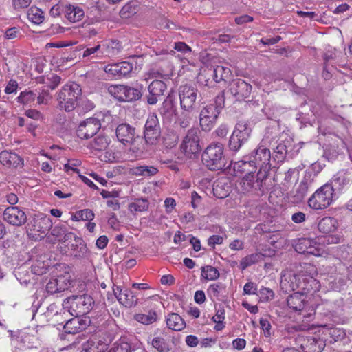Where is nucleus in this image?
<instances>
[{
	"label": "nucleus",
	"instance_id": "1",
	"mask_svg": "<svg viewBox=\"0 0 352 352\" xmlns=\"http://www.w3.org/2000/svg\"><path fill=\"white\" fill-rule=\"evenodd\" d=\"M201 160L203 164L210 170H220L225 168L227 160L224 154V147L221 143H211L204 151Z\"/></svg>",
	"mask_w": 352,
	"mask_h": 352
},
{
	"label": "nucleus",
	"instance_id": "2",
	"mask_svg": "<svg viewBox=\"0 0 352 352\" xmlns=\"http://www.w3.org/2000/svg\"><path fill=\"white\" fill-rule=\"evenodd\" d=\"M82 90L78 84L72 82L64 85L58 93V107L67 112L72 111L78 106Z\"/></svg>",
	"mask_w": 352,
	"mask_h": 352
},
{
	"label": "nucleus",
	"instance_id": "3",
	"mask_svg": "<svg viewBox=\"0 0 352 352\" xmlns=\"http://www.w3.org/2000/svg\"><path fill=\"white\" fill-rule=\"evenodd\" d=\"M95 305L93 298L88 294L72 295L63 302L64 309L72 316H84L90 312Z\"/></svg>",
	"mask_w": 352,
	"mask_h": 352
},
{
	"label": "nucleus",
	"instance_id": "4",
	"mask_svg": "<svg viewBox=\"0 0 352 352\" xmlns=\"http://www.w3.org/2000/svg\"><path fill=\"white\" fill-rule=\"evenodd\" d=\"M336 195V192L333 187L327 183L311 195L308 200V205L314 210L327 208L332 204Z\"/></svg>",
	"mask_w": 352,
	"mask_h": 352
},
{
	"label": "nucleus",
	"instance_id": "5",
	"mask_svg": "<svg viewBox=\"0 0 352 352\" xmlns=\"http://www.w3.org/2000/svg\"><path fill=\"white\" fill-rule=\"evenodd\" d=\"M252 133L249 124L242 121L238 122L229 139L228 148L233 153L238 152L247 142Z\"/></svg>",
	"mask_w": 352,
	"mask_h": 352
},
{
	"label": "nucleus",
	"instance_id": "6",
	"mask_svg": "<svg viewBox=\"0 0 352 352\" xmlns=\"http://www.w3.org/2000/svg\"><path fill=\"white\" fill-rule=\"evenodd\" d=\"M252 163L256 165V168H259L258 171H262L263 174L269 175L272 168L271 153L270 150L265 146L263 142L255 148L250 155Z\"/></svg>",
	"mask_w": 352,
	"mask_h": 352
},
{
	"label": "nucleus",
	"instance_id": "7",
	"mask_svg": "<svg viewBox=\"0 0 352 352\" xmlns=\"http://www.w3.org/2000/svg\"><path fill=\"white\" fill-rule=\"evenodd\" d=\"M198 94V89L192 85H181L179 88L181 108L188 112L194 111L197 105Z\"/></svg>",
	"mask_w": 352,
	"mask_h": 352
},
{
	"label": "nucleus",
	"instance_id": "8",
	"mask_svg": "<svg viewBox=\"0 0 352 352\" xmlns=\"http://www.w3.org/2000/svg\"><path fill=\"white\" fill-rule=\"evenodd\" d=\"M348 146L344 139L333 134L329 137L328 144L324 150L323 156L328 161H334L338 155H344V151L348 150Z\"/></svg>",
	"mask_w": 352,
	"mask_h": 352
},
{
	"label": "nucleus",
	"instance_id": "9",
	"mask_svg": "<svg viewBox=\"0 0 352 352\" xmlns=\"http://www.w3.org/2000/svg\"><path fill=\"white\" fill-rule=\"evenodd\" d=\"M161 136V126L155 113L151 114L144 125V138L146 144H156Z\"/></svg>",
	"mask_w": 352,
	"mask_h": 352
},
{
	"label": "nucleus",
	"instance_id": "10",
	"mask_svg": "<svg viewBox=\"0 0 352 352\" xmlns=\"http://www.w3.org/2000/svg\"><path fill=\"white\" fill-rule=\"evenodd\" d=\"M199 130L197 128L189 129L180 146L181 151L188 157L198 153L201 150L199 144Z\"/></svg>",
	"mask_w": 352,
	"mask_h": 352
},
{
	"label": "nucleus",
	"instance_id": "11",
	"mask_svg": "<svg viewBox=\"0 0 352 352\" xmlns=\"http://www.w3.org/2000/svg\"><path fill=\"white\" fill-rule=\"evenodd\" d=\"M252 91V85L241 78L232 80L228 85V91L237 101L250 100Z\"/></svg>",
	"mask_w": 352,
	"mask_h": 352
},
{
	"label": "nucleus",
	"instance_id": "12",
	"mask_svg": "<svg viewBox=\"0 0 352 352\" xmlns=\"http://www.w3.org/2000/svg\"><path fill=\"white\" fill-rule=\"evenodd\" d=\"M268 177L267 174H263L262 171H258L256 175L254 173L245 174L241 182L243 190L263 192V185Z\"/></svg>",
	"mask_w": 352,
	"mask_h": 352
},
{
	"label": "nucleus",
	"instance_id": "13",
	"mask_svg": "<svg viewBox=\"0 0 352 352\" xmlns=\"http://www.w3.org/2000/svg\"><path fill=\"white\" fill-rule=\"evenodd\" d=\"M101 126L99 118H89L79 124L76 130L77 136L80 139H89L98 132Z\"/></svg>",
	"mask_w": 352,
	"mask_h": 352
},
{
	"label": "nucleus",
	"instance_id": "14",
	"mask_svg": "<svg viewBox=\"0 0 352 352\" xmlns=\"http://www.w3.org/2000/svg\"><path fill=\"white\" fill-rule=\"evenodd\" d=\"M220 113L212 105H206L199 114V124L204 131L208 132L213 129Z\"/></svg>",
	"mask_w": 352,
	"mask_h": 352
},
{
	"label": "nucleus",
	"instance_id": "15",
	"mask_svg": "<svg viewBox=\"0 0 352 352\" xmlns=\"http://www.w3.org/2000/svg\"><path fill=\"white\" fill-rule=\"evenodd\" d=\"M116 135L118 140L125 146L132 145L137 139L140 138L138 135H136L135 127L126 122L118 125Z\"/></svg>",
	"mask_w": 352,
	"mask_h": 352
},
{
	"label": "nucleus",
	"instance_id": "16",
	"mask_svg": "<svg viewBox=\"0 0 352 352\" xmlns=\"http://www.w3.org/2000/svg\"><path fill=\"white\" fill-rule=\"evenodd\" d=\"M295 344L304 352H321L324 347L322 340L300 334L295 338Z\"/></svg>",
	"mask_w": 352,
	"mask_h": 352
},
{
	"label": "nucleus",
	"instance_id": "17",
	"mask_svg": "<svg viewBox=\"0 0 352 352\" xmlns=\"http://www.w3.org/2000/svg\"><path fill=\"white\" fill-rule=\"evenodd\" d=\"M3 218L10 225L20 227L27 222L25 212L18 206L7 207L3 212Z\"/></svg>",
	"mask_w": 352,
	"mask_h": 352
},
{
	"label": "nucleus",
	"instance_id": "18",
	"mask_svg": "<svg viewBox=\"0 0 352 352\" xmlns=\"http://www.w3.org/2000/svg\"><path fill=\"white\" fill-rule=\"evenodd\" d=\"M303 269L306 272H309V276L302 279L300 282L301 287L299 289H302L303 293L315 292L320 287V283L314 277L317 274L316 269L310 263H304Z\"/></svg>",
	"mask_w": 352,
	"mask_h": 352
},
{
	"label": "nucleus",
	"instance_id": "19",
	"mask_svg": "<svg viewBox=\"0 0 352 352\" xmlns=\"http://www.w3.org/2000/svg\"><path fill=\"white\" fill-rule=\"evenodd\" d=\"M167 86L166 83L160 80H153L148 87V94L145 98L146 102L150 105L156 104L162 96H164Z\"/></svg>",
	"mask_w": 352,
	"mask_h": 352
},
{
	"label": "nucleus",
	"instance_id": "20",
	"mask_svg": "<svg viewBox=\"0 0 352 352\" xmlns=\"http://www.w3.org/2000/svg\"><path fill=\"white\" fill-rule=\"evenodd\" d=\"M335 190V192L349 189L352 186V174L344 170L338 172L329 183Z\"/></svg>",
	"mask_w": 352,
	"mask_h": 352
},
{
	"label": "nucleus",
	"instance_id": "21",
	"mask_svg": "<svg viewBox=\"0 0 352 352\" xmlns=\"http://www.w3.org/2000/svg\"><path fill=\"white\" fill-rule=\"evenodd\" d=\"M113 293L120 303L127 308L134 307L138 305V298L136 294L129 289H122L117 286L113 288Z\"/></svg>",
	"mask_w": 352,
	"mask_h": 352
},
{
	"label": "nucleus",
	"instance_id": "22",
	"mask_svg": "<svg viewBox=\"0 0 352 352\" xmlns=\"http://www.w3.org/2000/svg\"><path fill=\"white\" fill-rule=\"evenodd\" d=\"M68 320L64 324L63 329L67 334H76L80 332L89 325L91 320L89 317L80 318V316Z\"/></svg>",
	"mask_w": 352,
	"mask_h": 352
},
{
	"label": "nucleus",
	"instance_id": "23",
	"mask_svg": "<svg viewBox=\"0 0 352 352\" xmlns=\"http://www.w3.org/2000/svg\"><path fill=\"white\" fill-rule=\"evenodd\" d=\"M52 226L50 218L43 213L34 214L32 219L28 223V227L30 230L41 233H45Z\"/></svg>",
	"mask_w": 352,
	"mask_h": 352
},
{
	"label": "nucleus",
	"instance_id": "24",
	"mask_svg": "<svg viewBox=\"0 0 352 352\" xmlns=\"http://www.w3.org/2000/svg\"><path fill=\"white\" fill-rule=\"evenodd\" d=\"M133 64L128 61L107 65L104 67V72L115 78H122L128 76L133 70Z\"/></svg>",
	"mask_w": 352,
	"mask_h": 352
},
{
	"label": "nucleus",
	"instance_id": "25",
	"mask_svg": "<svg viewBox=\"0 0 352 352\" xmlns=\"http://www.w3.org/2000/svg\"><path fill=\"white\" fill-rule=\"evenodd\" d=\"M177 110L175 98L173 96L168 94L160 107L158 109V112L164 122H171L173 118L177 115Z\"/></svg>",
	"mask_w": 352,
	"mask_h": 352
},
{
	"label": "nucleus",
	"instance_id": "26",
	"mask_svg": "<svg viewBox=\"0 0 352 352\" xmlns=\"http://www.w3.org/2000/svg\"><path fill=\"white\" fill-rule=\"evenodd\" d=\"M90 255L87 245L82 238H75V242L71 245V256L78 260L87 258Z\"/></svg>",
	"mask_w": 352,
	"mask_h": 352
},
{
	"label": "nucleus",
	"instance_id": "27",
	"mask_svg": "<svg viewBox=\"0 0 352 352\" xmlns=\"http://www.w3.org/2000/svg\"><path fill=\"white\" fill-rule=\"evenodd\" d=\"M252 160L249 155L243 157L242 160L238 161L234 163L233 169L236 175L238 174H250L254 173L257 169L256 165L252 163Z\"/></svg>",
	"mask_w": 352,
	"mask_h": 352
},
{
	"label": "nucleus",
	"instance_id": "28",
	"mask_svg": "<svg viewBox=\"0 0 352 352\" xmlns=\"http://www.w3.org/2000/svg\"><path fill=\"white\" fill-rule=\"evenodd\" d=\"M0 162L8 167H18L23 164V160L16 153L3 151L0 153Z\"/></svg>",
	"mask_w": 352,
	"mask_h": 352
},
{
	"label": "nucleus",
	"instance_id": "29",
	"mask_svg": "<svg viewBox=\"0 0 352 352\" xmlns=\"http://www.w3.org/2000/svg\"><path fill=\"white\" fill-rule=\"evenodd\" d=\"M143 85L135 87L124 85L122 102H133L140 100L143 95Z\"/></svg>",
	"mask_w": 352,
	"mask_h": 352
},
{
	"label": "nucleus",
	"instance_id": "30",
	"mask_svg": "<svg viewBox=\"0 0 352 352\" xmlns=\"http://www.w3.org/2000/svg\"><path fill=\"white\" fill-rule=\"evenodd\" d=\"M300 278L299 275L289 272L281 277L280 285L285 289L295 291L301 287Z\"/></svg>",
	"mask_w": 352,
	"mask_h": 352
},
{
	"label": "nucleus",
	"instance_id": "31",
	"mask_svg": "<svg viewBox=\"0 0 352 352\" xmlns=\"http://www.w3.org/2000/svg\"><path fill=\"white\" fill-rule=\"evenodd\" d=\"M288 307L294 311H300L306 306L307 301L302 293L295 292L288 296L287 300Z\"/></svg>",
	"mask_w": 352,
	"mask_h": 352
},
{
	"label": "nucleus",
	"instance_id": "32",
	"mask_svg": "<svg viewBox=\"0 0 352 352\" xmlns=\"http://www.w3.org/2000/svg\"><path fill=\"white\" fill-rule=\"evenodd\" d=\"M338 226L336 219L331 217H325L322 218L318 223V230L324 234L334 232Z\"/></svg>",
	"mask_w": 352,
	"mask_h": 352
},
{
	"label": "nucleus",
	"instance_id": "33",
	"mask_svg": "<svg viewBox=\"0 0 352 352\" xmlns=\"http://www.w3.org/2000/svg\"><path fill=\"white\" fill-rule=\"evenodd\" d=\"M107 349V345L96 340H88L82 344L80 352H104Z\"/></svg>",
	"mask_w": 352,
	"mask_h": 352
},
{
	"label": "nucleus",
	"instance_id": "34",
	"mask_svg": "<svg viewBox=\"0 0 352 352\" xmlns=\"http://www.w3.org/2000/svg\"><path fill=\"white\" fill-rule=\"evenodd\" d=\"M167 327L174 331H181L186 327L184 320L176 313L168 314L166 318Z\"/></svg>",
	"mask_w": 352,
	"mask_h": 352
},
{
	"label": "nucleus",
	"instance_id": "35",
	"mask_svg": "<svg viewBox=\"0 0 352 352\" xmlns=\"http://www.w3.org/2000/svg\"><path fill=\"white\" fill-rule=\"evenodd\" d=\"M65 16L71 22H76L84 16V11L78 6L67 5L65 8Z\"/></svg>",
	"mask_w": 352,
	"mask_h": 352
},
{
	"label": "nucleus",
	"instance_id": "36",
	"mask_svg": "<svg viewBox=\"0 0 352 352\" xmlns=\"http://www.w3.org/2000/svg\"><path fill=\"white\" fill-rule=\"evenodd\" d=\"M309 188V184L307 180L303 179L301 181L296 190L293 192V202L296 204L302 202L307 195Z\"/></svg>",
	"mask_w": 352,
	"mask_h": 352
},
{
	"label": "nucleus",
	"instance_id": "37",
	"mask_svg": "<svg viewBox=\"0 0 352 352\" xmlns=\"http://www.w3.org/2000/svg\"><path fill=\"white\" fill-rule=\"evenodd\" d=\"M140 3L138 1H131L125 4L120 11V15L123 19H129L135 14L139 10Z\"/></svg>",
	"mask_w": 352,
	"mask_h": 352
},
{
	"label": "nucleus",
	"instance_id": "38",
	"mask_svg": "<svg viewBox=\"0 0 352 352\" xmlns=\"http://www.w3.org/2000/svg\"><path fill=\"white\" fill-rule=\"evenodd\" d=\"M230 74V69L221 65H217L212 69V78L216 82L226 81Z\"/></svg>",
	"mask_w": 352,
	"mask_h": 352
},
{
	"label": "nucleus",
	"instance_id": "39",
	"mask_svg": "<svg viewBox=\"0 0 352 352\" xmlns=\"http://www.w3.org/2000/svg\"><path fill=\"white\" fill-rule=\"evenodd\" d=\"M265 254L258 252L252 254L243 258L240 262V267L242 270H245L248 267L263 261Z\"/></svg>",
	"mask_w": 352,
	"mask_h": 352
},
{
	"label": "nucleus",
	"instance_id": "40",
	"mask_svg": "<svg viewBox=\"0 0 352 352\" xmlns=\"http://www.w3.org/2000/svg\"><path fill=\"white\" fill-rule=\"evenodd\" d=\"M214 195L219 198L223 199L226 197L230 190V186L226 182L222 181H217L213 185Z\"/></svg>",
	"mask_w": 352,
	"mask_h": 352
},
{
	"label": "nucleus",
	"instance_id": "41",
	"mask_svg": "<svg viewBox=\"0 0 352 352\" xmlns=\"http://www.w3.org/2000/svg\"><path fill=\"white\" fill-rule=\"evenodd\" d=\"M134 319L142 324L148 325L157 320V314L155 311L151 309L147 314H137L134 316Z\"/></svg>",
	"mask_w": 352,
	"mask_h": 352
},
{
	"label": "nucleus",
	"instance_id": "42",
	"mask_svg": "<svg viewBox=\"0 0 352 352\" xmlns=\"http://www.w3.org/2000/svg\"><path fill=\"white\" fill-rule=\"evenodd\" d=\"M158 169L155 166H140L132 169V173L136 176L151 177L156 175Z\"/></svg>",
	"mask_w": 352,
	"mask_h": 352
},
{
	"label": "nucleus",
	"instance_id": "43",
	"mask_svg": "<svg viewBox=\"0 0 352 352\" xmlns=\"http://www.w3.org/2000/svg\"><path fill=\"white\" fill-rule=\"evenodd\" d=\"M226 285L220 282L211 284L208 289V293L213 297H215L217 300L220 299V297H224L226 295Z\"/></svg>",
	"mask_w": 352,
	"mask_h": 352
},
{
	"label": "nucleus",
	"instance_id": "44",
	"mask_svg": "<svg viewBox=\"0 0 352 352\" xmlns=\"http://www.w3.org/2000/svg\"><path fill=\"white\" fill-rule=\"evenodd\" d=\"M149 202L146 199H136L134 202L129 204V210L131 212H143L148 209Z\"/></svg>",
	"mask_w": 352,
	"mask_h": 352
},
{
	"label": "nucleus",
	"instance_id": "45",
	"mask_svg": "<svg viewBox=\"0 0 352 352\" xmlns=\"http://www.w3.org/2000/svg\"><path fill=\"white\" fill-rule=\"evenodd\" d=\"M28 19L35 24H40L43 22L44 16L41 9L36 7H31L28 11Z\"/></svg>",
	"mask_w": 352,
	"mask_h": 352
},
{
	"label": "nucleus",
	"instance_id": "46",
	"mask_svg": "<svg viewBox=\"0 0 352 352\" xmlns=\"http://www.w3.org/2000/svg\"><path fill=\"white\" fill-rule=\"evenodd\" d=\"M314 243V241L312 239L301 238L298 239L294 247L298 253L305 254L308 251V248L311 245V244Z\"/></svg>",
	"mask_w": 352,
	"mask_h": 352
},
{
	"label": "nucleus",
	"instance_id": "47",
	"mask_svg": "<svg viewBox=\"0 0 352 352\" xmlns=\"http://www.w3.org/2000/svg\"><path fill=\"white\" fill-rule=\"evenodd\" d=\"M151 344L158 352H169L170 350L169 344L162 337H155L152 340Z\"/></svg>",
	"mask_w": 352,
	"mask_h": 352
},
{
	"label": "nucleus",
	"instance_id": "48",
	"mask_svg": "<svg viewBox=\"0 0 352 352\" xmlns=\"http://www.w3.org/2000/svg\"><path fill=\"white\" fill-rule=\"evenodd\" d=\"M274 155L273 157L274 161L277 162H282L286 157L288 153V148L285 142H283L279 143L276 148L274 149Z\"/></svg>",
	"mask_w": 352,
	"mask_h": 352
},
{
	"label": "nucleus",
	"instance_id": "49",
	"mask_svg": "<svg viewBox=\"0 0 352 352\" xmlns=\"http://www.w3.org/2000/svg\"><path fill=\"white\" fill-rule=\"evenodd\" d=\"M201 276L206 280H214L219 277V272L217 268L206 265L201 267Z\"/></svg>",
	"mask_w": 352,
	"mask_h": 352
},
{
	"label": "nucleus",
	"instance_id": "50",
	"mask_svg": "<svg viewBox=\"0 0 352 352\" xmlns=\"http://www.w3.org/2000/svg\"><path fill=\"white\" fill-rule=\"evenodd\" d=\"M94 218V213L90 209H85L77 211L72 217V219L75 221H91Z\"/></svg>",
	"mask_w": 352,
	"mask_h": 352
},
{
	"label": "nucleus",
	"instance_id": "51",
	"mask_svg": "<svg viewBox=\"0 0 352 352\" xmlns=\"http://www.w3.org/2000/svg\"><path fill=\"white\" fill-rule=\"evenodd\" d=\"M109 144V140L106 136L98 135L91 143V147L96 151H104L108 147Z\"/></svg>",
	"mask_w": 352,
	"mask_h": 352
},
{
	"label": "nucleus",
	"instance_id": "52",
	"mask_svg": "<svg viewBox=\"0 0 352 352\" xmlns=\"http://www.w3.org/2000/svg\"><path fill=\"white\" fill-rule=\"evenodd\" d=\"M36 98V94L32 91H24L21 92L20 95L17 97V102L23 104H31L34 102Z\"/></svg>",
	"mask_w": 352,
	"mask_h": 352
},
{
	"label": "nucleus",
	"instance_id": "53",
	"mask_svg": "<svg viewBox=\"0 0 352 352\" xmlns=\"http://www.w3.org/2000/svg\"><path fill=\"white\" fill-rule=\"evenodd\" d=\"M106 46V52L108 56H115L119 54L122 48L121 43L118 40L109 41Z\"/></svg>",
	"mask_w": 352,
	"mask_h": 352
},
{
	"label": "nucleus",
	"instance_id": "54",
	"mask_svg": "<svg viewBox=\"0 0 352 352\" xmlns=\"http://www.w3.org/2000/svg\"><path fill=\"white\" fill-rule=\"evenodd\" d=\"M124 89V85H112L108 87V92L119 102H122Z\"/></svg>",
	"mask_w": 352,
	"mask_h": 352
},
{
	"label": "nucleus",
	"instance_id": "55",
	"mask_svg": "<svg viewBox=\"0 0 352 352\" xmlns=\"http://www.w3.org/2000/svg\"><path fill=\"white\" fill-rule=\"evenodd\" d=\"M58 283L56 280V278H52L49 280L46 285V291L49 294H55L58 292H61L64 291V288L58 287Z\"/></svg>",
	"mask_w": 352,
	"mask_h": 352
},
{
	"label": "nucleus",
	"instance_id": "56",
	"mask_svg": "<svg viewBox=\"0 0 352 352\" xmlns=\"http://www.w3.org/2000/svg\"><path fill=\"white\" fill-rule=\"evenodd\" d=\"M209 105H212L215 110H218L219 113H221V110L223 109L225 106V96L224 92L221 91L219 94L214 99V102L213 104H210Z\"/></svg>",
	"mask_w": 352,
	"mask_h": 352
},
{
	"label": "nucleus",
	"instance_id": "57",
	"mask_svg": "<svg viewBox=\"0 0 352 352\" xmlns=\"http://www.w3.org/2000/svg\"><path fill=\"white\" fill-rule=\"evenodd\" d=\"M343 241L342 237L339 234H331L324 237L323 243L327 245L338 244Z\"/></svg>",
	"mask_w": 352,
	"mask_h": 352
},
{
	"label": "nucleus",
	"instance_id": "58",
	"mask_svg": "<svg viewBox=\"0 0 352 352\" xmlns=\"http://www.w3.org/2000/svg\"><path fill=\"white\" fill-rule=\"evenodd\" d=\"M43 80V83L46 84L47 87L51 89H54L60 82V77L57 75H53L52 78H47Z\"/></svg>",
	"mask_w": 352,
	"mask_h": 352
},
{
	"label": "nucleus",
	"instance_id": "59",
	"mask_svg": "<svg viewBox=\"0 0 352 352\" xmlns=\"http://www.w3.org/2000/svg\"><path fill=\"white\" fill-rule=\"evenodd\" d=\"M67 230V228L65 225H57L52 229V234L54 236L58 238V239H60L65 234Z\"/></svg>",
	"mask_w": 352,
	"mask_h": 352
},
{
	"label": "nucleus",
	"instance_id": "60",
	"mask_svg": "<svg viewBox=\"0 0 352 352\" xmlns=\"http://www.w3.org/2000/svg\"><path fill=\"white\" fill-rule=\"evenodd\" d=\"M67 5L64 4H56L54 6L50 11V14L52 16L56 17L61 14V13H63L65 14V8Z\"/></svg>",
	"mask_w": 352,
	"mask_h": 352
},
{
	"label": "nucleus",
	"instance_id": "61",
	"mask_svg": "<svg viewBox=\"0 0 352 352\" xmlns=\"http://www.w3.org/2000/svg\"><path fill=\"white\" fill-rule=\"evenodd\" d=\"M32 0H12V6L14 10L27 8L31 3Z\"/></svg>",
	"mask_w": 352,
	"mask_h": 352
},
{
	"label": "nucleus",
	"instance_id": "62",
	"mask_svg": "<svg viewBox=\"0 0 352 352\" xmlns=\"http://www.w3.org/2000/svg\"><path fill=\"white\" fill-rule=\"evenodd\" d=\"M258 293L261 295V297L265 299V300H271L274 296V293L272 289L264 287H262L259 289Z\"/></svg>",
	"mask_w": 352,
	"mask_h": 352
},
{
	"label": "nucleus",
	"instance_id": "63",
	"mask_svg": "<svg viewBox=\"0 0 352 352\" xmlns=\"http://www.w3.org/2000/svg\"><path fill=\"white\" fill-rule=\"evenodd\" d=\"M108 352H131V346L127 342L122 343L111 349Z\"/></svg>",
	"mask_w": 352,
	"mask_h": 352
},
{
	"label": "nucleus",
	"instance_id": "64",
	"mask_svg": "<svg viewBox=\"0 0 352 352\" xmlns=\"http://www.w3.org/2000/svg\"><path fill=\"white\" fill-rule=\"evenodd\" d=\"M191 118L186 114H182L181 117L178 118L177 123L182 129H186L189 126Z\"/></svg>",
	"mask_w": 352,
	"mask_h": 352
}]
</instances>
